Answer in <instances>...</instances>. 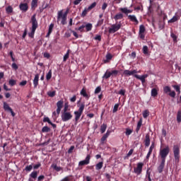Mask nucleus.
Returning <instances> with one entry per match:
<instances>
[{"instance_id":"nucleus-41","label":"nucleus","mask_w":181,"mask_h":181,"mask_svg":"<svg viewBox=\"0 0 181 181\" xmlns=\"http://www.w3.org/2000/svg\"><path fill=\"white\" fill-rule=\"evenodd\" d=\"M50 131H51L50 128L48 127L47 126H45L42 129V133H48V132H50Z\"/></svg>"},{"instance_id":"nucleus-8","label":"nucleus","mask_w":181,"mask_h":181,"mask_svg":"<svg viewBox=\"0 0 181 181\" xmlns=\"http://www.w3.org/2000/svg\"><path fill=\"white\" fill-rule=\"evenodd\" d=\"M181 18V10H178L175 16L170 20H168V23H175V22H177Z\"/></svg>"},{"instance_id":"nucleus-25","label":"nucleus","mask_w":181,"mask_h":181,"mask_svg":"<svg viewBox=\"0 0 181 181\" xmlns=\"http://www.w3.org/2000/svg\"><path fill=\"white\" fill-rule=\"evenodd\" d=\"M123 18H124L123 14L122 13H119L116 14L115 17H113V19H115V21L117 22V21H120L121 19H123Z\"/></svg>"},{"instance_id":"nucleus-33","label":"nucleus","mask_w":181,"mask_h":181,"mask_svg":"<svg viewBox=\"0 0 181 181\" xmlns=\"http://www.w3.org/2000/svg\"><path fill=\"white\" fill-rule=\"evenodd\" d=\"M107 128L106 124L103 123L102 126H100V133L104 134Z\"/></svg>"},{"instance_id":"nucleus-44","label":"nucleus","mask_w":181,"mask_h":181,"mask_svg":"<svg viewBox=\"0 0 181 181\" xmlns=\"http://www.w3.org/2000/svg\"><path fill=\"white\" fill-rule=\"evenodd\" d=\"M133 133V130L129 128H126V136H129Z\"/></svg>"},{"instance_id":"nucleus-56","label":"nucleus","mask_w":181,"mask_h":181,"mask_svg":"<svg viewBox=\"0 0 181 181\" xmlns=\"http://www.w3.org/2000/svg\"><path fill=\"white\" fill-rule=\"evenodd\" d=\"M11 67L13 70L17 71L18 69V66L16 63H13Z\"/></svg>"},{"instance_id":"nucleus-29","label":"nucleus","mask_w":181,"mask_h":181,"mask_svg":"<svg viewBox=\"0 0 181 181\" xmlns=\"http://www.w3.org/2000/svg\"><path fill=\"white\" fill-rule=\"evenodd\" d=\"M37 175H38L37 171L34 170L30 173V178L36 180L37 178Z\"/></svg>"},{"instance_id":"nucleus-47","label":"nucleus","mask_w":181,"mask_h":181,"mask_svg":"<svg viewBox=\"0 0 181 181\" xmlns=\"http://www.w3.org/2000/svg\"><path fill=\"white\" fill-rule=\"evenodd\" d=\"M118 74H119V71L113 70L112 71V72H110V76L116 77L118 75Z\"/></svg>"},{"instance_id":"nucleus-34","label":"nucleus","mask_w":181,"mask_h":181,"mask_svg":"<svg viewBox=\"0 0 181 181\" xmlns=\"http://www.w3.org/2000/svg\"><path fill=\"white\" fill-rule=\"evenodd\" d=\"M176 120L177 123H181V110L177 111Z\"/></svg>"},{"instance_id":"nucleus-21","label":"nucleus","mask_w":181,"mask_h":181,"mask_svg":"<svg viewBox=\"0 0 181 181\" xmlns=\"http://www.w3.org/2000/svg\"><path fill=\"white\" fill-rule=\"evenodd\" d=\"M39 78H40V75L38 74H37L33 80V85H34L35 88H37V87L39 85Z\"/></svg>"},{"instance_id":"nucleus-48","label":"nucleus","mask_w":181,"mask_h":181,"mask_svg":"<svg viewBox=\"0 0 181 181\" xmlns=\"http://www.w3.org/2000/svg\"><path fill=\"white\" fill-rule=\"evenodd\" d=\"M133 153H134V149L133 148L130 149V151H129V153H127V156L124 157V159L129 158L131 156H132Z\"/></svg>"},{"instance_id":"nucleus-5","label":"nucleus","mask_w":181,"mask_h":181,"mask_svg":"<svg viewBox=\"0 0 181 181\" xmlns=\"http://www.w3.org/2000/svg\"><path fill=\"white\" fill-rule=\"evenodd\" d=\"M163 93L168 94V95L172 98H175L176 93L175 90L171 91V88L170 86H165L163 87Z\"/></svg>"},{"instance_id":"nucleus-51","label":"nucleus","mask_w":181,"mask_h":181,"mask_svg":"<svg viewBox=\"0 0 181 181\" xmlns=\"http://www.w3.org/2000/svg\"><path fill=\"white\" fill-rule=\"evenodd\" d=\"M69 58V51L66 52V54L64 57V62H66V60Z\"/></svg>"},{"instance_id":"nucleus-18","label":"nucleus","mask_w":181,"mask_h":181,"mask_svg":"<svg viewBox=\"0 0 181 181\" xmlns=\"http://www.w3.org/2000/svg\"><path fill=\"white\" fill-rule=\"evenodd\" d=\"M63 105H64V102L63 100H59L57 103V114L58 115H59L60 112L62 110V109L63 108Z\"/></svg>"},{"instance_id":"nucleus-1","label":"nucleus","mask_w":181,"mask_h":181,"mask_svg":"<svg viewBox=\"0 0 181 181\" xmlns=\"http://www.w3.org/2000/svg\"><path fill=\"white\" fill-rule=\"evenodd\" d=\"M30 23H32L31 32L28 34L30 37L33 38L36 29L38 28V22L36 19V14H34L30 19Z\"/></svg>"},{"instance_id":"nucleus-63","label":"nucleus","mask_w":181,"mask_h":181,"mask_svg":"<svg viewBox=\"0 0 181 181\" xmlns=\"http://www.w3.org/2000/svg\"><path fill=\"white\" fill-rule=\"evenodd\" d=\"M69 111V105L68 103H65L64 109L63 112H68Z\"/></svg>"},{"instance_id":"nucleus-39","label":"nucleus","mask_w":181,"mask_h":181,"mask_svg":"<svg viewBox=\"0 0 181 181\" xmlns=\"http://www.w3.org/2000/svg\"><path fill=\"white\" fill-rule=\"evenodd\" d=\"M143 54L144 55H148V47L146 45L143 46Z\"/></svg>"},{"instance_id":"nucleus-36","label":"nucleus","mask_w":181,"mask_h":181,"mask_svg":"<svg viewBox=\"0 0 181 181\" xmlns=\"http://www.w3.org/2000/svg\"><path fill=\"white\" fill-rule=\"evenodd\" d=\"M85 28L86 29V32H90L93 29V25L91 23H88L85 25Z\"/></svg>"},{"instance_id":"nucleus-16","label":"nucleus","mask_w":181,"mask_h":181,"mask_svg":"<svg viewBox=\"0 0 181 181\" xmlns=\"http://www.w3.org/2000/svg\"><path fill=\"white\" fill-rule=\"evenodd\" d=\"M110 134H111V131L107 130V132H106V134H103V136L100 138V144H105V142L107 141V139L110 136Z\"/></svg>"},{"instance_id":"nucleus-9","label":"nucleus","mask_w":181,"mask_h":181,"mask_svg":"<svg viewBox=\"0 0 181 181\" xmlns=\"http://www.w3.org/2000/svg\"><path fill=\"white\" fill-rule=\"evenodd\" d=\"M4 110L5 112H10L13 117L16 116V113L13 111L12 108L6 102H4Z\"/></svg>"},{"instance_id":"nucleus-4","label":"nucleus","mask_w":181,"mask_h":181,"mask_svg":"<svg viewBox=\"0 0 181 181\" xmlns=\"http://www.w3.org/2000/svg\"><path fill=\"white\" fill-rule=\"evenodd\" d=\"M84 109H85V104L82 103L81 105L78 110L74 112L76 124H78V122L80 119V118L84 111Z\"/></svg>"},{"instance_id":"nucleus-19","label":"nucleus","mask_w":181,"mask_h":181,"mask_svg":"<svg viewBox=\"0 0 181 181\" xmlns=\"http://www.w3.org/2000/svg\"><path fill=\"white\" fill-rule=\"evenodd\" d=\"M19 8L23 12H27L28 10V5L27 3H21L19 6Z\"/></svg>"},{"instance_id":"nucleus-40","label":"nucleus","mask_w":181,"mask_h":181,"mask_svg":"<svg viewBox=\"0 0 181 181\" xmlns=\"http://www.w3.org/2000/svg\"><path fill=\"white\" fill-rule=\"evenodd\" d=\"M6 13L10 15V13H12V12H13V8L11 6H8V7H6Z\"/></svg>"},{"instance_id":"nucleus-14","label":"nucleus","mask_w":181,"mask_h":181,"mask_svg":"<svg viewBox=\"0 0 181 181\" xmlns=\"http://www.w3.org/2000/svg\"><path fill=\"white\" fill-rule=\"evenodd\" d=\"M90 155H88L86 158L85 160H81L78 163V165L81 166H84V165H88L90 164Z\"/></svg>"},{"instance_id":"nucleus-60","label":"nucleus","mask_w":181,"mask_h":181,"mask_svg":"<svg viewBox=\"0 0 181 181\" xmlns=\"http://www.w3.org/2000/svg\"><path fill=\"white\" fill-rule=\"evenodd\" d=\"M54 26V25L53 23H51V24H50V25H49V31H48V32H49V33H52Z\"/></svg>"},{"instance_id":"nucleus-24","label":"nucleus","mask_w":181,"mask_h":181,"mask_svg":"<svg viewBox=\"0 0 181 181\" xmlns=\"http://www.w3.org/2000/svg\"><path fill=\"white\" fill-rule=\"evenodd\" d=\"M128 18H129V19H130V21H132V22H135L136 25H138L139 21L136 18V16H134V15H129Z\"/></svg>"},{"instance_id":"nucleus-58","label":"nucleus","mask_w":181,"mask_h":181,"mask_svg":"<svg viewBox=\"0 0 181 181\" xmlns=\"http://www.w3.org/2000/svg\"><path fill=\"white\" fill-rule=\"evenodd\" d=\"M108 6V4L107 3H103V5H102V11H105Z\"/></svg>"},{"instance_id":"nucleus-38","label":"nucleus","mask_w":181,"mask_h":181,"mask_svg":"<svg viewBox=\"0 0 181 181\" xmlns=\"http://www.w3.org/2000/svg\"><path fill=\"white\" fill-rule=\"evenodd\" d=\"M52 69H50L46 75L47 81H49L52 78Z\"/></svg>"},{"instance_id":"nucleus-55","label":"nucleus","mask_w":181,"mask_h":181,"mask_svg":"<svg viewBox=\"0 0 181 181\" xmlns=\"http://www.w3.org/2000/svg\"><path fill=\"white\" fill-rule=\"evenodd\" d=\"M56 95V93L55 91H51V92H49L48 93V95L50 97V98H54Z\"/></svg>"},{"instance_id":"nucleus-42","label":"nucleus","mask_w":181,"mask_h":181,"mask_svg":"<svg viewBox=\"0 0 181 181\" xmlns=\"http://www.w3.org/2000/svg\"><path fill=\"white\" fill-rule=\"evenodd\" d=\"M173 88L175 89V90L180 95L181 93L180 87L177 85L173 86Z\"/></svg>"},{"instance_id":"nucleus-17","label":"nucleus","mask_w":181,"mask_h":181,"mask_svg":"<svg viewBox=\"0 0 181 181\" xmlns=\"http://www.w3.org/2000/svg\"><path fill=\"white\" fill-rule=\"evenodd\" d=\"M136 74H138V71L136 69H134L133 71L124 70V71H123V74L127 77H129V76H133Z\"/></svg>"},{"instance_id":"nucleus-22","label":"nucleus","mask_w":181,"mask_h":181,"mask_svg":"<svg viewBox=\"0 0 181 181\" xmlns=\"http://www.w3.org/2000/svg\"><path fill=\"white\" fill-rule=\"evenodd\" d=\"M143 119L140 118V120L137 122V127H136V133H139L142 126Z\"/></svg>"},{"instance_id":"nucleus-31","label":"nucleus","mask_w":181,"mask_h":181,"mask_svg":"<svg viewBox=\"0 0 181 181\" xmlns=\"http://www.w3.org/2000/svg\"><path fill=\"white\" fill-rule=\"evenodd\" d=\"M111 77V72L106 71V72H105V74H103V79H109Z\"/></svg>"},{"instance_id":"nucleus-13","label":"nucleus","mask_w":181,"mask_h":181,"mask_svg":"<svg viewBox=\"0 0 181 181\" xmlns=\"http://www.w3.org/2000/svg\"><path fill=\"white\" fill-rule=\"evenodd\" d=\"M145 32H146V28L144 25H141L139 30V36L140 37V39L142 40H144L145 39Z\"/></svg>"},{"instance_id":"nucleus-27","label":"nucleus","mask_w":181,"mask_h":181,"mask_svg":"<svg viewBox=\"0 0 181 181\" xmlns=\"http://www.w3.org/2000/svg\"><path fill=\"white\" fill-rule=\"evenodd\" d=\"M81 95L83 98H86L87 100H89V98H90V95H88L87 94L86 90L85 88H83V89H82V90H81Z\"/></svg>"},{"instance_id":"nucleus-62","label":"nucleus","mask_w":181,"mask_h":181,"mask_svg":"<svg viewBox=\"0 0 181 181\" xmlns=\"http://www.w3.org/2000/svg\"><path fill=\"white\" fill-rule=\"evenodd\" d=\"M101 35H97L95 37V40H99V42H101Z\"/></svg>"},{"instance_id":"nucleus-37","label":"nucleus","mask_w":181,"mask_h":181,"mask_svg":"<svg viewBox=\"0 0 181 181\" xmlns=\"http://www.w3.org/2000/svg\"><path fill=\"white\" fill-rule=\"evenodd\" d=\"M149 115H150V112L148 110H146L143 111V118L147 119Z\"/></svg>"},{"instance_id":"nucleus-61","label":"nucleus","mask_w":181,"mask_h":181,"mask_svg":"<svg viewBox=\"0 0 181 181\" xmlns=\"http://www.w3.org/2000/svg\"><path fill=\"white\" fill-rule=\"evenodd\" d=\"M84 28H85V25H82L81 26H80L78 28V30H79L80 32H84Z\"/></svg>"},{"instance_id":"nucleus-20","label":"nucleus","mask_w":181,"mask_h":181,"mask_svg":"<svg viewBox=\"0 0 181 181\" xmlns=\"http://www.w3.org/2000/svg\"><path fill=\"white\" fill-rule=\"evenodd\" d=\"M150 144H151L150 134H146V139H144V146H146V147H149Z\"/></svg>"},{"instance_id":"nucleus-64","label":"nucleus","mask_w":181,"mask_h":181,"mask_svg":"<svg viewBox=\"0 0 181 181\" xmlns=\"http://www.w3.org/2000/svg\"><path fill=\"white\" fill-rule=\"evenodd\" d=\"M104 22V19H100L98 21V26H101Z\"/></svg>"},{"instance_id":"nucleus-43","label":"nucleus","mask_w":181,"mask_h":181,"mask_svg":"<svg viewBox=\"0 0 181 181\" xmlns=\"http://www.w3.org/2000/svg\"><path fill=\"white\" fill-rule=\"evenodd\" d=\"M33 164H31V165H27V166L25 167V170L26 172H28V173H30V172H31V170H33Z\"/></svg>"},{"instance_id":"nucleus-54","label":"nucleus","mask_w":181,"mask_h":181,"mask_svg":"<svg viewBox=\"0 0 181 181\" xmlns=\"http://www.w3.org/2000/svg\"><path fill=\"white\" fill-rule=\"evenodd\" d=\"M90 10L88 8H85L82 13V16H86L87 13L89 12Z\"/></svg>"},{"instance_id":"nucleus-10","label":"nucleus","mask_w":181,"mask_h":181,"mask_svg":"<svg viewBox=\"0 0 181 181\" xmlns=\"http://www.w3.org/2000/svg\"><path fill=\"white\" fill-rule=\"evenodd\" d=\"M148 77V74H144L141 76H139L138 74H134V78H136V79L139 80L140 81H141V84H143V86H144L145 83H146V79Z\"/></svg>"},{"instance_id":"nucleus-46","label":"nucleus","mask_w":181,"mask_h":181,"mask_svg":"<svg viewBox=\"0 0 181 181\" xmlns=\"http://www.w3.org/2000/svg\"><path fill=\"white\" fill-rule=\"evenodd\" d=\"M119 107V103H117L115 105V107H113V110L112 112L113 113H116L118 111V108Z\"/></svg>"},{"instance_id":"nucleus-53","label":"nucleus","mask_w":181,"mask_h":181,"mask_svg":"<svg viewBox=\"0 0 181 181\" xmlns=\"http://www.w3.org/2000/svg\"><path fill=\"white\" fill-rule=\"evenodd\" d=\"M43 122H47L49 124H50L52 121L49 119L48 117H46L43 119Z\"/></svg>"},{"instance_id":"nucleus-30","label":"nucleus","mask_w":181,"mask_h":181,"mask_svg":"<svg viewBox=\"0 0 181 181\" xmlns=\"http://www.w3.org/2000/svg\"><path fill=\"white\" fill-rule=\"evenodd\" d=\"M112 59V55L111 54H106V59L103 60V63L107 64L109 61H110Z\"/></svg>"},{"instance_id":"nucleus-12","label":"nucleus","mask_w":181,"mask_h":181,"mask_svg":"<svg viewBox=\"0 0 181 181\" xmlns=\"http://www.w3.org/2000/svg\"><path fill=\"white\" fill-rule=\"evenodd\" d=\"M57 19L58 21L62 19V25H66L67 17L66 16H63L62 11H59Z\"/></svg>"},{"instance_id":"nucleus-2","label":"nucleus","mask_w":181,"mask_h":181,"mask_svg":"<svg viewBox=\"0 0 181 181\" xmlns=\"http://www.w3.org/2000/svg\"><path fill=\"white\" fill-rule=\"evenodd\" d=\"M173 153L175 164H178L180 160V146L176 144L173 146Z\"/></svg>"},{"instance_id":"nucleus-59","label":"nucleus","mask_w":181,"mask_h":181,"mask_svg":"<svg viewBox=\"0 0 181 181\" xmlns=\"http://www.w3.org/2000/svg\"><path fill=\"white\" fill-rule=\"evenodd\" d=\"M45 178V175H40V176L38 177L37 181H43Z\"/></svg>"},{"instance_id":"nucleus-6","label":"nucleus","mask_w":181,"mask_h":181,"mask_svg":"<svg viewBox=\"0 0 181 181\" xmlns=\"http://www.w3.org/2000/svg\"><path fill=\"white\" fill-rule=\"evenodd\" d=\"M122 26V24L121 21L119 22V23L112 25L110 28H109V33H115L116 32H118V30L121 29Z\"/></svg>"},{"instance_id":"nucleus-28","label":"nucleus","mask_w":181,"mask_h":181,"mask_svg":"<svg viewBox=\"0 0 181 181\" xmlns=\"http://www.w3.org/2000/svg\"><path fill=\"white\" fill-rule=\"evenodd\" d=\"M38 6V0H32L31 8L32 9H35Z\"/></svg>"},{"instance_id":"nucleus-15","label":"nucleus","mask_w":181,"mask_h":181,"mask_svg":"<svg viewBox=\"0 0 181 181\" xmlns=\"http://www.w3.org/2000/svg\"><path fill=\"white\" fill-rule=\"evenodd\" d=\"M165 165V160H160V164L157 168V170L159 173H162Z\"/></svg>"},{"instance_id":"nucleus-52","label":"nucleus","mask_w":181,"mask_h":181,"mask_svg":"<svg viewBox=\"0 0 181 181\" xmlns=\"http://www.w3.org/2000/svg\"><path fill=\"white\" fill-rule=\"evenodd\" d=\"M41 167V163L38 162L37 164L34 165V170H37Z\"/></svg>"},{"instance_id":"nucleus-26","label":"nucleus","mask_w":181,"mask_h":181,"mask_svg":"<svg viewBox=\"0 0 181 181\" xmlns=\"http://www.w3.org/2000/svg\"><path fill=\"white\" fill-rule=\"evenodd\" d=\"M51 168H53L57 172H60L63 170L62 167L57 166V165L54 163L51 165Z\"/></svg>"},{"instance_id":"nucleus-32","label":"nucleus","mask_w":181,"mask_h":181,"mask_svg":"<svg viewBox=\"0 0 181 181\" xmlns=\"http://www.w3.org/2000/svg\"><path fill=\"white\" fill-rule=\"evenodd\" d=\"M103 167V162L100 161L96 164L95 169L96 170H100Z\"/></svg>"},{"instance_id":"nucleus-45","label":"nucleus","mask_w":181,"mask_h":181,"mask_svg":"<svg viewBox=\"0 0 181 181\" xmlns=\"http://www.w3.org/2000/svg\"><path fill=\"white\" fill-rule=\"evenodd\" d=\"M8 83H9L10 86L13 87L16 85V81L14 79H11V80H9Z\"/></svg>"},{"instance_id":"nucleus-57","label":"nucleus","mask_w":181,"mask_h":181,"mask_svg":"<svg viewBox=\"0 0 181 181\" xmlns=\"http://www.w3.org/2000/svg\"><path fill=\"white\" fill-rule=\"evenodd\" d=\"M100 91H101V87L100 86H98V87H96V89L95 90V94H98V93H100Z\"/></svg>"},{"instance_id":"nucleus-35","label":"nucleus","mask_w":181,"mask_h":181,"mask_svg":"<svg viewBox=\"0 0 181 181\" xmlns=\"http://www.w3.org/2000/svg\"><path fill=\"white\" fill-rule=\"evenodd\" d=\"M158 96V90L156 88L151 89V97L156 98Z\"/></svg>"},{"instance_id":"nucleus-7","label":"nucleus","mask_w":181,"mask_h":181,"mask_svg":"<svg viewBox=\"0 0 181 181\" xmlns=\"http://www.w3.org/2000/svg\"><path fill=\"white\" fill-rule=\"evenodd\" d=\"M73 118L71 112H63L62 115V119L64 122H66Z\"/></svg>"},{"instance_id":"nucleus-49","label":"nucleus","mask_w":181,"mask_h":181,"mask_svg":"<svg viewBox=\"0 0 181 181\" xmlns=\"http://www.w3.org/2000/svg\"><path fill=\"white\" fill-rule=\"evenodd\" d=\"M97 5L96 2L93 3L88 8V11H91V9H93V8H95Z\"/></svg>"},{"instance_id":"nucleus-50","label":"nucleus","mask_w":181,"mask_h":181,"mask_svg":"<svg viewBox=\"0 0 181 181\" xmlns=\"http://www.w3.org/2000/svg\"><path fill=\"white\" fill-rule=\"evenodd\" d=\"M126 93V90L124 89H122L120 90H119V92L117 93V94L122 95V96H124Z\"/></svg>"},{"instance_id":"nucleus-23","label":"nucleus","mask_w":181,"mask_h":181,"mask_svg":"<svg viewBox=\"0 0 181 181\" xmlns=\"http://www.w3.org/2000/svg\"><path fill=\"white\" fill-rule=\"evenodd\" d=\"M119 11H120L122 13H126V15H127V13H132L133 12L132 10H129L127 8H120Z\"/></svg>"},{"instance_id":"nucleus-3","label":"nucleus","mask_w":181,"mask_h":181,"mask_svg":"<svg viewBox=\"0 0 181 181\" xmlns=\"http://www.w3.org/2000/svg\"><path fill=\"white\" fill-rule=\"evenodd\" d=\"M170 149L169 146H166L165 147L159 150V157L161 160H166V158L170 153Z\"/></svg>"},{"instance_id":"nucleus-11","label":"nucleus","mask_w":181,"mask_h":181,"mask_svg":"<svg viewBox=\"0 0 181 181\" xmlns=\"http://www.w3.org/2000/svg\"><path fill=\"white\" fill-rule=\"evenodd\" d=\"M144 167V163L140 162L137 164V167L134 168V173L137 175H140L142 173V169Z\"/></svg>"}]
</instances>
